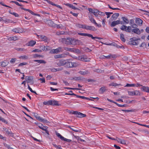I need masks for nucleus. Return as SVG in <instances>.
<instances>
[{
  "label": "nucleus",
  "instance_id": "nucleus-1",
  "mask_svg": "<svg viewBox=\"0 0 149 149\" xmlns=\"http://www.w3.org/2000/svg\"><path fill=\"white\" fill-rule=\"evenodd\" d=\"M74 38H61L62 43L66 45H73L75 44Z\"/></svg>",
  "mask_w": 149,
  "mask_h": 149
},
{
  "label": "nucleus",
  "instance_id": "nucleus-2",
  "mask_svg": "<svg viewBox=\"0 0 149 149\" xmlns=\"http://www.w3.org/2000/svg\"><path fill=\"white\" fill-rule=\"evenodd\" d=\"M79 65V64L75 62L66 61L65 67L68 68L74 67L78 66Z\"/></svg>",
  "mask_w": 149,
  "mask_h": 149
},
{
  "label": "nucleus",
  "instance_id": "nucleus-3",
  "mask_svg": "<svg viewBox=\"0 0 149 149\" xmlns=\"http://www.w3.org/2000/svg\"><path fill=\"white\" fill-rule=\"evenodd\" d=\"M120 29L123 31L128 33H131L132 31V27L131 26H127L125 25H123L120 27Z\"/></svg>",
  "mask_w": 149,
  "mask_h": 149
},
{
  "label": "nucleus",
  "instance_id": "nucleus-4",
  "mask_svg": "<svg viewBox=\"0 0 149 149\" xmlns=\"http://www.w3.org/2000/svg\"><path fill=\"white\" fill-rule=\"evenodd\" d=\"M34 116L36 118L37 120L40 122L45 123H50L48 121L42 117H41L40 116L38 115V114H35Z\"/></svg>",
  "mask_w": 149,
  "mask_h": 149
},
{
  "label": "nucleus",
  "instance_id": "nucleus-5",
  "mask_svg": "<svg viewBox=\"0 0 149 149\" xmlns=\"http://www.w3.org/2000/svg\"><path fill=\"white\" fill-rule=\"evenodd\" d=\"M77 58L78 59V60L84 62H89L90 60V59L87 58L86 55L79 56V57Z\"/></svg>",
  "mask_w": 149,
  "mask_h": 149
},
{
  "label": "nucleus",
  "instance_id": "nucleus-6",
  "mask_svg": "<svg viewBox=\"0 0 149 149\" xmlns=\"http://www.w3.org/2000/svg\"><path fill=\"white\" fill-rule=\"evenodd\" d=\"M63 49L61 47H59L55 49H53L50 50L49 53L51 54H57L58 53L60 52H62Z\"/></svg>",
  "mask_w": 149,
  "mask_h": 149
},
{
  "label": "nucleus",
  "instance_id": "nucleus-7",
  "mask_svg": "<svg viewBox=\"0 0 149 149\" xmlns=\"http://www.w3.org/2000/svg\"><path fill=\"white\" fill-rule=\"evenodd\" d=\"M122 21H120V20H118L116 21H113L111 24L110 26L111 27H113L115 26L116 25L121 24H123Z\"/></svg>",
  "mask_w": 149,
  "mask_h": 149
},
{
  "label": "nucleus",
  "instance_id": "nucleus-8",
  "mask_svg": "<svg viewBox=\"0 0 149 149\" xmlns=\"http://www.w3.org/2000/svg\"><path fill=\"white\" fill-rule=\"evenodd\" d=\"M3 130L8 135L11 137H13L14 134L10 130L9 131L8 129L5 127L3 128Z\"/></svg>",
  "mask_w": 149,
  "mask_h": 149
},
{
  "label": "nucleus",
  "instance_id": "nucleus-9",
  "mask_svg": "<svg viewBox=\"0 0 149 149\" xmlns=\"http://www.w3.org/2000/svg\"><path fill=\"white\" fill-rule=\"evenodd\" d=\"M26 81H27V82L28 83H30L32 82L31 84H33V77L32 76H26Z\"/></svg>",
  "mask_w": 149,
  "mask_h": 149
},
{
  "label": "nucleus",
  "instance_id": "nucleus-10",
  "mask_svg": "<svg viewBox=\"0 0 149 149\" xmlns=\"http://www.w3.org/2000/svg\"><path fill=\"white\" fill-rule=\"evenodd\" d=\"M46 24H47L49 26L54 27V23L51 20H47L46 21Z\"/></svg>",
  "mask_w": 149,
  "mask_h": 149
},
{
  "label": "nucleus",
  "instance_id": "nucleus-11",
  "mask_svg": "<svg viewBox=\"0 0 149 149\" xmlns=\"http://www.w3.org/2000/svg\"><path fill=\"white\" fill-rule=\"evenodd\" d=\"M69 79L70 80H75V81H79L82 80L81 77H71L69 78Z\"/></svg>",
  "mask_w": 149,
  "mask_h": 149
},
{
  "label": "nucleus",
  "instance_id": "nucleus-12",
  "mask_svg": "<svg viewBox=\"0 0 149 149\" xmlns=\"http://www.w3.org/2000/svg\"><path fill=\"white\" fill-rule=\"evenodd\" d=\"M22 29L20 28H15L12 30V31L16 33H21L22 32Z\"/></svg>",
  "mask_w": 149,
  "mask_h": 149
},
{
  "label": "nucleus",
  "instance_id": "nucleus-13",
  "mask_svg": "<svg viewBox=\"0 0 149 149\" xmlns=\"http://www.w3.org/2000/svg\"><path fill=\"white\" fill-rule=\"evenodd\" d=\"M64 4L65 6L69 7L74 10H80V9L76 7H75L73 5L69 3H64Z\"/></svg>",
  "mask_w": 149,
  "mask_h": 149
},
{
  "label": "nucleus",
  "instance_id": "nucleus-14",
  "mask_svg": "<svg viewBox=\"0 0 149 149\" xmlns=\"http://www.w3.org/2000/svg\"><path fill=\"white\" fill-rule=\"evenodd\" d=\"M102 56H104L105 58L108 59L111 58H115L117 57V56L115 54H110L107 56H105L103 55Z\"/></svg>",
  "mask_w": 149,
  "mask_h": 149
},
{
  "label": "nucleus",
  "instance_id": "nucleus-15",
  "mask_svg": "<svg viewBox=\"0 0 149 149\" xmlns=\"http://www.w3.org/2000/svg\"><path fill=\"white\" fill-rule=\"evenodd\" d=\"M85 29L89 30L90 31H95L96 29L95 28L92 26H86V28H85Z\"/></svg>",
  "mask_w": 149,
  "mask_h": 149
},
{
  "label": "nucleus",
  "instance_id": "nucleus-16",
  "mask_svg": "<svg viewBox=\"0 0 149 149\" xmlns=\"http://www.w3.org/2000/svg\"><path fill=\"white\" fill-rule=\"evenodd\" d=\"M136 22L139 26H141L142 24L143 21L140 18H137L136 19Z\"/></svg>",
  "mask_w": 149,
  "mask_h": 149
},
{
  "label": "nucleus",
  "instance_id": "nucleus-17",
  "mask_svg": "<svg viewBox=\"0 0 149 149\" xmlns=\"http://www.w3.org/2000/svg\"><path fill=\"white\" fill-rule=\"evenodd\" d=\"M66 61L65 60H60L59 61V62L58 63V65L60 66H62L65 65V66Z\"/></svg>",
  "mask_w": 149,
  "mask_h": 149
},
{
  "label": "nucleus",
  "instance_id": "nucleus-18",
  "mask_svg": "<svg viewBox=\"0 0 149 149\" xmlns=\"http://www.w3.org/2000/svg\"><path fill=\"white\" fill-rule=\"evenodd\" d=\"M132 31L138 35H140L141 33L140 31L138 28L132 29Z\"/></svg>",
  "mask_w": 149,
  "mask_h": 149
},
{
  "label": "nucleus",
  "instance_id": "nucleus-19",
  "mask_svg": "<svg viewBox=\"0 0 149 149\" xmlns=\"http://www.w3.org/2000/svg\"><path fill=\"white\" fill-rule=\"evenodd\" d=\"M36 43L35 40H31L29 41L28 43V46H33Z\"/></svg>",
  "mask_w": 149,
  "mask_h": 149
},
{
  "label": "nucleus",
  "instance_id": "nucleus-20",
  "mask_svg": "<svg viewBox=\"0 0 149 149\" xmlns=\"http://www.w3.org/2000/svg\"><path fill=\"white\" fill-rule=\"evenodd\" d=\"M141 89L143 91L149 93V87L143 86L141 88Z\"/></svg>",
  "mask_w": 149,
  "mask_h": 149
},
{
  "label": "nucleus",
  "instance_id": "nucleus-21",
  "mask_svg": "<svg viewBox=\"0 0 149 149\" xmlns=\"http://www.w3.org/2000/svg\"><path fill=\"white\" fill-rule=\"evenodd\" d=\"M105 86H104L101 87L99 90V93L100 94H103L107 90L105 88Z\"/></svg>",
  "mask_w": 149,
  "mask_h": 149
},
{
  "label": "nucleus",
  "instance_id": "nucleus-22",
  "mask_svg": "<svg viewBox=\"0 0 149 149\" xmlns=\"http://www.w3.org/2000/svg\"><path fill=\"white\" fill-rule=\"evenodd\" d=\"M119 14L118 13H115L113 14L111 16V18L113 19V20H115L117 19V17L119 16Z\"/></svg>",
  "mask_w": 149,
  "mask_h": 149
},
{
  "label": "nucleus",
  "instance_id": "nucleus-23",
  "mask_svg": "<svg viewBox=\"0 0 149 149\" xmlns=\"http://www.w3.org/2000/svg\"><path fill=\"white\" fill-rule=\"evenodd\" d=\"M67 127L70 128L71 130L74 132H81V130L80 129L77 130L75 129L74 128H75L73 126H72V127H71L70 126H68Z\"/></svg>",
  "mask_w": 149,
  "mask_h": 149
},
{
  "label": "nucleus",
  "instance_id": "nucleus-24",
  "mask_svg": "<svg viewBox=\"0 0 149 149\" xmlns=\"http://www.w3.org/2000/svg\"><path fill=\"white\" fill-rule=\"evenodd\" d=\"M129 44L130 45H137L139 44V42L138 41H130Z\"/></svg>",
  "mask_w": 149,
  "mask_h": 149
},
{
  "label": "nucleus",
  "instance_id": "nucleus-25",
  "mask_svg": "<svg viewBox=\"0 0 149 149\" xmlns=\"http://www.w3.org/2000/svg\"><path fill=\"white\" fill-rule=\"evenodd\" d=\"M40 38L42 41H43L46 42H47L48 38L45 36L43 35H41V36H40Z\"/></svg>",
  "mask_w": 149,
  "mask_h": 149
},
{
  "label": "nucleus",
  "instance_id": "nucleus-26",
  "mask_svg": "<svg viewBox=\"0 0 149 149\" xmlns=\"http://www.w3.org/2000/svg\"><path fill=\"white\" fill-rule=\"evenodd\" d=\"M86 116V114H83L81 112H78L77 117L79 118H82L85 117Z\"/></svg>",
  "mask_w": 149,
  "mask_h": 149
},
{
  "label": "nucleus",
  "instance_id": "nucleus-27",
  "mask_svg": "<svg viewBox=\"0 0 149 149\" xmlns=\"http://www.w3.org/2000/svg\"><path fill=\"white\" fill-rule=\"evenodd\" d=\"M78 34L81 36H87L89 37H91V34H90L80 33H78Z\"/></svg>",
  "mask_w": 149,
  "mask_h": 149
},
{
  "label": "nucleus",
  "instance_id": "nucleus-28",
  "mask_svg": "<svg viewBox=\"0 0 149 149\" xmlns=\"http://www.w3.org/2000/svg\"><path fill=\"white\" fill-rule=\"evenodd\" d=\"M121 19L123 20L124 23L127 24L129 23V21L128 19L125 17H122Z\"/></svg>",
  "mask_w": 149,
  "mask_h": 149
},
{
  "label": "nucleus",
  "instance_id": "nucleus-29",
  "mask_svg": "<svg viewBox=\"0 0 149 149\" xmlns=\"http://www.w3.org/2000/svg\"><path fill=\"white\" fill-rule=\"evenodd\" d=\"M8 62L6 60H5L4 61H3L1 62V66L2 67H5L8 65Z\"/></svg>",
  "mask_w": 149,
  "mask_h": 149
},
{
  "label": "nucleus",
  "instance_id": "nucleus-30",
  "mask_svg": "<svg viewBox=\"0 0 149 149\" xmlns=\"http://www.w3.org/2000/svg\"><path fill=\"white\" fill-rule=\"evenodd\" d=\"M34 62H37L38 63H39V64H41V63H46V62L43 60H34L33 61Z\"/></svg>",
  "mask_w": 149,
  "mask_h": 149
},
{
  "label": "nucleus",
  "instance_id": "nucleus-31",
  "mask_svg": "<svg viewBox=\"0 0 149 149\" xmlns=\"http://www.w3.org/2000/svg\"><path fill=\"white\" fill-rule=\"evenodd\" d=\"M79 73L81 75H85L89 74L90 73L89 72H88V71H80L79 72Z\"/></svg>",
  "mask_w": 149,
  "mask_h": 149
},
{
  "label": "nucleus",
  "instance_id": "nucleus-32",
  "mask_svg": "<svg viewBox=\"0 0 149 149\" xmlns=\"http://www.w3.org/2000/svg\"><path fill=\"white\" fill-rule=\"evenodd\" d=\"M8 40H10L16 41L18 40V38L17 37L15 36L10 37L8 38Z\"/></svg>",
  "mask_w": 149,
  "mask_h": 149
},
{
  "label": "nucleus",
  "instance_id": "nucleus-33",
  "mask_svg": "<svg viewBox=\"0 0 149 149\" xmlns=\"http://www.w3.org/2000/svg\"><path fill=\"white\" fill-rule=\"evenodd\" d=\"M52 101H51V100H49L47 102L44 101L43 102V104L45 105H51L52 104Z\"/></svg>",
  "mask_w": 149,
  "mask_h": 149
},
{
  "label": "nucleus",
  "instance_id": "nucleus-34",
  "mask_svg": "<svg viewBox=\"0 0 149 149\" xmlns=\"http://www.w3.org/2000/svg\"><path fill=\"white\" fill-rule=\"evenodd\" d=\"M74 42L75 44H73V45H80L81 43L82 42H81L80 40H76L74 38Z\"/></svg>",
  "mask_w": 149,
  "mask_h": 149
},
{
  "label": "nucleus",
  "instance_id": "nucleus-35",
  "mask_svg": "<svg viewBox=\"0 0 149 149\" xmlns=\"http://www.w3.org/2000/svg\"><path fill=\"white\" fill-rule=\"evenodd\" d=\"M51 101H52V103L51 105H56V106H59V104L58 103V102L56 101V100H51Z\"/></svg>",
  "mask_w": 149,
  "mask_h": 149
},
{
  "label": "nucleus",
  "instance_id": "nucleus-36",
  "mask_svg": "<svg viewBox=\"0 0 149 149\" xmlns=\"http://www.w3.org/2000/svg\"><path fill=\"white\" fill-rule=\"evenodd\" d=\"M121 85L120 84H116V83H115L113 82L112 83L109 84V86H112L115 87V86H118L119 85Z\"/></svg>",
  "mask_w": 149,
  "mask_h": 149
},
{
  "label": "nucleus",
  "instance_id": "nucleus-37",
  "mask_svg": "<svg viewBox=\"0 0 149 149\" xmlns=\"http://www.w3.org/2000/svg\"><path fill=\"white\" fill-rule=\"evenodd\" d=\"M120 38L121 40L123 42H125V39L124 38V35L123 33L120 34Z\"/></svg>",
  "mask_w": 149,
  "mask_h": 149
},
{
  "label": "nucleus",
  "instance_id": "nucleus-38",
  "mask_svg": "<svg viewBox=\"0 0 149 149\" xmlns=\"http://www.w3.org/2000/svg\"><path fill=\"white\" fill-rule=\"evenodd\" d=\"M64 49L66 50L72 52L73 50V48H72L68 47H64Z\"/></svg>",
  "mask_w": 149,
  "mask_h": 149
},
{
  "label": "nucleus",
  "instance_id": "nucleus-39",
  "mask_svg": "<svg viewBox=\"0 0 149 149\" xmlns=\"http://www.w3.org/2000/svg\"><path fill=\"white\" fill-rule=\"evenodd\" d=\"M89 20L91 23H93L95 25V24H97V23L94 18L92 17H89Z\"/></svg>",
  "mask_w": 149,
  "mask_h": 149
},
{
  "label": "nucleus",
  "instance_id": "nucleus-40",
  "mask_svg": "<svg viewBox=\"0 0 149 149\" xmlns=\"http://www.w3.org/2000/svg\"><path fill=\"white\" fill-rule=\"evenodd\" d=\"M0 120L3 123H6V124H8V122L7 120H5L4 118H2L0 116Z\"/></svg>",
  "mask_w": 149,
  "mask_h": 149
},
{
  "label": "nucleus",
  "instance_id": "nucleus-41",
  "mask_svg": "<svg viewBox=\"0 0 149 149\" xmlns=\"http://www.w3.org/2000/svg\"><path fill=\"white\" fill-rule=\"evenodd\" d=\"M19 58L23 59H29V56H28L24 55L20 56Z\"/></svg>",
  "mask_w": 149,
  "mask_h": 149
},
{
  "label": "nucleus",
  "instance_id": "nucleus-42",
  "mask_svg": "<svg viewBox=\"0 0 149 149\" xmlns=\"http://www.w3.org/2000/svg\"><path fill=\"white\" fill-rule=\"evenodd\" d=\"M140 38H139V39H138L136 37H133L132 38H130V41H137L138 40H140Z\"/></svg>",
  "mask_w": 149,
  "mask_h": 149
},
{
  "label": "nucleus",
  "instance_id": "nucleus-43",
  "mask_svg": "<svg viewBox=\"0 0 149 149\" xmlns=\"http://www.w3.org/2000/svg\"><path fill=\"white\" fill-rule=\"evenodd\" d=\"M95 72H97L101 73L102 72H104V71L103 70H101V69H97L95 70Z\"/></svg>",
  "mask_w": 149,
  "mask_h": 149
},
{
  "label": "nucleus",
  "instance_id": "nucleus-44",
  "mask_svg": "<svg viewBox=\"0 0 149 149\" xmlns=\"http://www.w3.org/2000/svg\"><path fill=\"white\" fill-rule=\"evenodd\" d=\"M10 3H14L16 5L20 6H23L22 5L19 4L17 2L15 1H11Z\"/></svg>",
  "mask_w": 149,
  "mask_h": 149
},
{
  "label": "nucleus",
  "instance_id": "nucleus-45",
  "mask_svg": "<svg viewBox=\"0 0 149 149\" xmlns=\"http://www.w3.org/2000/svg\"><path fill=\"white\" fill-rule=\"evenodd\" d=\"M77 97L81 98L83 99H86V100L89 99V98H88V97H85L83 96H80L78 95H77Z\"/></svg>",
  "mask_w": 149,
  "mask_h": 149
},
{
  "label": "nucleus",
  "instance_id": "nucleus-46",
  "mask_svg": "<svg viewBox=\"0 0 149 149\" xmlns=\"http://www.w3.org/2000/svg\"><path fill=\"white\" fill-rule=\"evenodd\" d=\"M6 23H12L13 22L12 20L9 19H6L3 21Z\"/></svg>",
  "mask_w": 149,
  "mask_h": 149
},
{
  "label": "nucleus",
  "instance_id": "nucleus-47",
  "mask_svg": "<svg viewBox=\"0 0 149 149\" xmlns=\"http://www.w3.org/2000/svg\"><path fill=\"white\" fill-rule=\"evenodd\" d=\"M65 89H70L72 90H81V89L80 88H72L69 87H65L64 88Z\"/></svg>",
  "mask_w": 149,
  "mask_h": 149
},
{
  "label": "nucleus",
  "instance_id": "nucleus-48",
  "mask_svg": "<svg viewBox=\"0 0 149 149\" xmlns=\"http://www.w3.org/2000/svg\"><path fill=\"white\" fill-rule=\"evenodd\" d=\"M56 135L58 137H59L61 140H62L63 139H64V137L58 133H56Z\"/></svg>",
  "mask_w": 149,
  "mask_h": 149
},
{
  "label": "nucleus",
  "instance_id": "nucleus-49",
  "mask_svg": "<svg viewBox=\"0 0 149 149\" xmlns=\"http://www.w3.org/2000/svg\"><path fill=\"white\" fill-rule=\"evenodd\" d=\"M62 140L64 141H67L68 143H70L72 141L71 140L66 139L64 137V139H63Z\"/></svg>",
  "mask_w": 149,
  "mask_h": 149
},
{
  "label": "nucleus",
  "instance_id": "nucleus-50",
  "mask_svg": "<svg viewBox=\"0 0 149 149\" xmlns=\"http://www.w3.org/2000/svg\"><path fill=\"white\" fill-rule=\"evenodd\" d=\"M134 95H140V92L138 91H134Z\"/></svg>",
  "mask_w": 149,
  "mask_h": 149
},
{
  "label": "nucleus",
  "instance_id": "nucleus-51",
  "mask_svg": "<svg viewBox=\"0 0 149 149\" xmlns=\"http://www.w3.org/2000/svg\"><path fill=\"white\" fill-rule=\"evenodd\" d=\"M135 86V84H127L125 87H134Z\"/></svg>",
  "mask_w": 149,
  "mask_h": 149
},
{
  "label": "nucleus",
  "instance_id": "nucleus-52",
  "mask_svg": "<svg viewBox=\"0 0 149 149\" xmlns=\"http://www.w3.org/2000/svg\"><path fill=\"white\" fill-rule=\"evenodd\" d=\"M78 26V27L80 28H82L84 29H85L86 26V25L85 24H79Z\"/></svg>",
  "mask_w": 149,
  "mask_h": 149
},
{
  "label": "nucleus",
  "instance_id": "nucleus-53",
  "mask_svg": "<svg viewBox=\"0 0 149 149\" xmlns=\"http://www.w3.org/2000/svg\"><path fill=\"white\" fill-rule=\"evenodd\" d=\"M91 37L93 39H98L100 40V39H102V38H101L100 37H93V35L92 34H91Z\"/></svg>",
  "mask_w": 149,
  "mask_h": 149
},
{
  "label": "nucleus",
  "instance_id": "nucleus-54",
  "mask_svg": "<svg viewBox=\"0 0 149 149\" xmlns=\"http://www.w3.org/2000/svg\"><path fill=\"white\" fill-rule=\"evenodd\" d=\"M55 24V25H54V27H56L58 29H61V24Z\"/></svg>",
  "mask_w": 149,
  "mask_h": 149
},
{
  "label": "nucleus",
  "instance_id": "nucleus-55",
  "mask_svg": "<svg viewBox=\"0 0 149 149\" xmlns=\"http://www.w3.org/2000/svg\"><path fill=\"white\" fill-rule=\"evenodd\" d=\"M4 146L8 148V149H13V148H12L9 145H8L7 144H6V143H5L4 144Z\"/></svg>",
  "mask_w": 149,
  "mask_h": 149
},
{
  "label": "nucleus",
  "instance_id": "nucleus-56",
  "mask_svg": "<svg viewBox=\"0 0 149 149\" xmlns=\"http://www.w3.org/2000/svg\"><path fill=\"white\" fill-rule=\"evenodd\" d=\"M73 51L72 52H75L77 53H79L80 52V50L78 49H74L73 48Z\"/></svg>",
  "mask_w": 149,
  "mask_h": 149
},
{
  "label": "nucleus",
  "instance_id": "nucleus-57",
  "mask_svg": "<svg viewBox=\"0 0 149 149\" xmlns=\"http://www.w3.org/2000/svg\"><path fill=\"white\" fill-rule=\"evenodd\" d=\"M32 52H42V50H40V49H35L33 50Z\"/></svg>",
  "mask_w": 149,
  "mask_h": 149
},
{
  "label": "nucleus",
  "instance_id": "nucleus-58",
  "mask_svg": "<svg viewBox=\"0 0 149 149\" xmlns=\"http://www.w3.org/2000/svg\"><path fill=\"white\" fill-rule=\"evenodd\" d=\"M108 6L109 7V8L111 9H112L113 10H120V9L118 8H113L112 7H111L110 6V5L109 4H108Z\"/></svg>",
  "mask_w": 149,
  "mask_h": 149
},
{
  "label": "nucleus",
  "instance_id": "nucleus-59",
  "mask_svg": "<svg viewBox=\"0 0 149 149\" xmlns=\"http://www.w3.org/2000/svg\"><path fill=\"white\" fill-rule=\"evenodd\" d=\"M69 112L70 113L74 114H77V115L78 113V112L77 111H69Z\"/></svg>",
  "mask_w": 149,
  "mask_h": 149
},
{
  "label": "nucleus",
  "instance_id": "nucleus-60",
  "mask_svg": "<svg viewBox=\"0 0 149 149\" xmlns=\"http://www.w3.org/2000/svg\"><path fill=\"white\" fill-rule=\"evenodd\" d=\"M131 27L132 28L136 29L138 27L137 25L135 24H133L131 25Z\"/></svg>",
  "mask_w": 149,
  "mask_h": 149
},
{
  "label": "nucleus",
  "instance_id": "nucleus-61",
  "mask_svg": "<svg viewBox=\"0 0 149 149\" xmlns=\"http://www.w3.org/2000/svg\"><path fill=\"white\" fill-rule=\"evenodd\" d=\"M128 95H134V91H128Z\"/></svg>",
  "mask_w": 149,
  "mask_h": 149
},
{
  "label": "nucleus",
  "instance_id": "nucleus-62",
  "mask_svg": "<svg viewBox=\"0 0 149 149\" xmlns=\"http://www.w3.org/2000/svg\"><path fill=\"white\" fill-rule=\"evenodd\" d=\"M10 13L12 14V15H14L15 17H19V15L17 13H16L15 12H13V13H10V12H9Z\"/></svg>",
  "mask_w": 149,
  "mask_h": 149
},
{
  "label": "nucleus",
  "instance_id": "nucleus-63",
  "mask_svg": "<svg viewBox=\"0 0 149 149\" xmlns=\"http://www.w3.org/2000/svg\"><path fill=\"white\" fill-rule=\"evenodd\" d=\"M70 13L72 14L73 16L75 17H77L78 16V13H73L72 11L70 12Z\"/></svg>",
  "mask_w": 149,
  "mask_h": 149
},
{
  "label": "nucleus",
  "instance_id": "nucleus-64",
  "mask_svg": "<svg viewBox=\"0 0 149 149\" xmlns=\"http://www.w3.org/2000/svg\"><path fill=\"white\" fill-rule=\"evenodd\" d=\"M64 33H65V32L64 31H59L58 32H57V35H63L64 34Z\"/></svg>",
  "mask_w": 149,
  "mask_h": 149
}]
</instances>
